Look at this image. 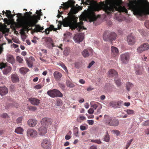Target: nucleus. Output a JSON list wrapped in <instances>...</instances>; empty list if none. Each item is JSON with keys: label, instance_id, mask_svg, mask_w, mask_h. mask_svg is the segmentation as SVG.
I'll use <instances>...</instances> for the list:
<instances>
[{"label": "nucleus", "instance_id": "f257e3e1", "mask_svg": "<svg viewBox=\"0 0 149 149\" xmlns=\"http://www.w3.org/2000/svg\"><path fill=\"white\" fill-rule=\"evenodd\" d=\"M122 0H106L100 4H96L92 6L88 10L87 16L91 22L96 20L97 17L94 12L102 9L108 14H111L115 10L120 12H123L127 13V10L125 7L121 6Z\"/></svg>", "mask_w": 149, "mask_h": 149}, {"label": "nucleus", "instance_id": "f03ea898", "mask_svg": "<svg viewBox=\"0 0 149 149\" xmlns=\"http://www.w3.org/2000/svg\"><path fill=\"white\" fill-rule=\"evenodd\" d=\"M75 1L73 0H69L67 2L63 3L60 7V9L63 8L64 10L67 9L70 7L71 9L68 13V16L63 19L62 22L60 21L59 23L60 25H63L64 27L69 26L72 30L77 29L78 31H80L83 29H86L83 26V23L80 22L77 23V20L78 18L75 15L82 8L78 6L76 8L75 6Z\"/></svg>", "mask_w": 149, "mask_h": 149}, {"label": "nucleus", "instance_id": "7ed1b4c3", "mask_svg": "<svg viewBox=\"0 0 149 149\" xmlns=\"http://www.w3.org/2000/svg\"><path fill=\"white\" fill-rule=\"evenodd\" d=\"M16 15L21 17L17 19V23H14L13 24L16 28H22L21 31L23 33L26 31L30 30L29 28L34 26L38 22L37 19L38 16H30L28 12L25 13L24 17L22 16V13H18Z\"/></svg>", "mask_w": 149, "mask_h": 149}, {"label": "nucleus", "instance_id": "20e7f679", "mask_svg": "<svg viewBox=\"0 0 149 149\" xmlns=\"http://www.w3.org/2000/svg\"><path fill=\"white\" fill-rule=\"evenodd\" d=\"M105 123L107 125L111 126H116L119 124L118 120L115 118H112L105 115L104 116Z\"/></svg>", "mask_w": 149, "mask_h": 149}, {"label": "nucleus", "instance_id": "39448f33", "mask_svg": "<svg viewBox=\"0 0 149 149\" xmlns=\"http://www.w3.org/2000/svg\"><path fill=\"white\" fill-rule=\"evenodd\" d=\"M117 36V34L114 32L106 31L104 33L103 39L106 41L112 42L116 39Z\"/></svg>", "mask_w": 149, "mask_h": 149}, {"label": "nucleus", "instance_id": "423d86ee", "mask_svg": "<svg viewBox=\"0 0 149 149\" xmlns=\"http://www.w3.org/2000/svg\"><path fill=\"white\" fill-rule=\"evenodd\" d=\"M47 93L49 96L53 98L62 97L63 96L62 94L60 91L56 89L48 91L47 92Z\"/></svg>", "mask_w": 149, "mask_h": 149}, {"label": "nucleus", "instance_id": "0eeeda50", "mask_svg": "<svg viewBox=\"0 0 149 149\" xmlns=\"http://www.w3.org/2000/svg\"><path fill=\"white\" fill-rule=\"evenodd\" d=\"M130 54L128 52L122 54L120 55V60L123 63H127L130 60Z\"/></svg>", "mask_w": 149, "mask_h": 149}, {"label": "nucleus", "instance_id": "6e6552de", "mask_svg": "<svg viewBox=\"0 0 149 149\" xmlns=\"http://www.w3.org/2000/svg\"><path fill=\"white\" fill-rule=\"evenodd\" d=\"M3 68H4L3 70V73L6 75L10 72L12 69L10 67L6 66L3 63H0V69H2Z\"/></svg>", "mask_w": 149, "mask_h": 149}, {"label": "nucleus", "instance_id": "1a4fd4ad", "mask_svg": "<svg viewBox=\"0 0 149 149\" xmlns=\"http://www.w3.org/2000/svg\"><path fill=\"white\" fill-rule=\"evenodd\" d=\"M51 143L49 140L47 139H44L41 143V146L45 149H51Z\"/></svg>", "mask_w": 149, "mask_h": 149}, {"label": "nucleus", "instance_id": "9d476101", "mask_svg": "<svg viewBox=\"0 0 149 149\" xmlns=\"http://www.w3.org/2000/svg\"><path fill=\"white\" fill-rule=\"evenodd\" d=\"M93 54V51L91 48H88L86 49H84L82 52L83 56L86 58L90 56H92Z\"/></svg>", "mask_w": 149, "mask_h": 149}, {"label": "nucleus", "instance_id": "9b49d317", "mask_svg": "<svg viewBox=\"0 0 149 149\" xmlns=\"http://www.w3.org/2000/svg\"><path fill=\"white\" fill-rule=\"evenodd\" d=\"M41 123L42 126L47 127L51 125L52 120L48 118H44L42 119Z\"/></svg>", "mask_w": 149, "mask_h": 149}, {"label": "nucleus", "instance_id": "f8f14e48", "mask_svg": "<svg viewBox=\"0 0 149 149\" xmlns=\"http://www.w3.org/2000/svg\"><path fill=\"white\" fill-rule=\"evenodd\" d=\"M45 41L46 46L49 49H52L53 47L55 46L54 45L53 42L52 38L50 37L46 38Z\"/></svg>", "mask_w": 149, "mask_h": 149}, {"label": "nucleus", "instance_id": "ddd939ff", "mask_svg": "<svg viewBox=\"0 0 149 149\" xmlns=\"http://www.w3.org/2000/svg\"><path fill=\"white\" fill-rule=\"evenodd\" d=\"M127 41L129 45H133L135 42V38L132 35H129L127 37Z\"/></svg>", "mask_w": 149, "mask_h": 149}, {"label": "nucleus", "instance_id": "4468645a", "mask_svg": "<svg viewBox=\"0 0 149 149\" xmlns=\"http://www.w3.org/2000/svg\"><path fill=\"white\" fill-rule=\"evenodd\" d=\"M74 38L75 41L78 42H81L84 39V34L82 33H80L78 34H76L75 35Z\"/></svg>", "mask_w": 149, "mask_h": 149}, {"label": "nucleus", "instance_id": "2eb2a0df", "mask_svg": "<svg viewBox=\"0 0 149 149\" xmlns=\"http://www.w3.org/2000/svg\"><path fill=\"white\" fill-rule=\"evenodd\" d=\"M108 72V76L109 77H113L116 78L118 77L117 72L114 69H110Z\"/></svg>", "mask_w": 149, "mask_h": 149}, {"label": "nucleus", "instance_id": "dca6fc26", "mask_svg": "<svg viewBox=\"0 0 149 149\" xmlns=\"http://www.w3.org/2000/svg\"><path fill=\"white\" fill-rule=\"evenodd\" d=\"M37 134V132L35 130L29 129L27 130V135L31 137H35Z\"/></svg>", "mask_w": 149, "mask_h": 149}, {"label": "nucleus", "instance_id": "f3484780", "mask_svg": "<svg viewBox=\"0 0 149 149\" xmlns=\"http://www.w3.org/2000/svg\"><path fill=\"white\" fill-rule=\"evenodd\" d=\"M31 103L34 105H38L40 103L39 100L33 97H30L29 99Z\"/></svg>", "mask_w": 149, "mask_h": 149}, {"label": "nucleus", "instance_id": "a211bd4d", "mask_svg": "<svg viewBox=\"0 0 149 149\" xmlns=\"http://www.w3.org/2000/svg\"><path fill=\"white\" fill-rule=\"evenodd\" d=\"M35 28L33 30L34 32H40L42 33V31L44 29V27H41L40 25L36 24Z\"/></svg>", "mask_w": 149, "mask_h": 149}, {"label": "nucleus", "instance_id": "6ab92c4d", "mask_svg": "<svg viewBox=\"0 0 149 149\" xmlns=\"http://www.w3.org/2000/svg\"><path fill=\"white\" fill-rule=\"evenodd\" d=\"M39 133L41 135H44L47 132L46 127L42 126L38 129Z\"/></svg>", "mask_w": 149, "mask_h": 149}, {"label": "nucleus", "instance_id": "aec40b11", "mask_svg": "<svg viewBox=\"0 0 149 149\" xmlns=\"http://www.w3.org/2000/svg\"><path fill=\"white\" fill-rule=\"evenodd\" d=\"M118 54V49L113 46L111 47V54L113 56H117Z\"/></svg>", "mask_w": 149, "mask_h": 149}, {"label": "nucleus", "instance_id": "412c9836", "mask_svg": "<svg viewBox=\"0 0 149 149\" xmlns=\"http://www.w3.org/2000/svg\"><path fill=\"white\" fill-rule=\"evenodd\" d=\"M37 123V121L35 119H30L28 121V124L29 126L33 127L35 126Z\"/></svg>", "mask_w": 149, "mask_h": 149}, {"label": "nucleus", "instance_id": "4be33fe9", "mask_svg": "<svg viewBox=\"0 0 149 149\" xmlns=\"http://www.w3.org/2000/svg\"><path fill=\"white\" fill-rule=\"evenodd\" d=\"M8 92L7 88L5 87H0V94L3 96L6 94Z\"/></svg>", "mask_w": 149, "mask_h": 149}, {"label": "nucleus", "instance_id": "5701e85b", "mask_svg": "<svg viewBox=\"0 0 149 149\" xmlns=\"http://www.w3.org/2000/svg\"><path fill=\"white\" fill-rule=\"evenodd\" d=\"M53 75L55 79L56 80H60L62 76V75L60 72L56 71L54 73Z\"/></svg>", "mask_w": 149, "mask_h": 149}, {"label": "nucleus", "instance_id": "b1692460", "mask_svg": "<svg viewBox=\"0 0 149 149\" xmlns=\"http://www.w3.org/2000/svg\"><path fill=\"white\" fill-rule=\"evenodd\" d=\"M7 60L8 62L12 64L14 63L15 62V60L13 56L10 54L7 55Z\"/></svg>", "mask_w": 149, "mask_h": 149}, {"label": "nucleus", "instance_id": "393cba45", "mask_svg": "<svg viewBox=\"0 0 149 149\" xmlns=\"http://www.w3.org/2000/svg\"><path fill=\"white\" fill-rule=\"evenodd\" d=\"M19 80V77L16 74H13L11 75V81L13 83L18 82Z\"/></svg>", "mask_w": 149, "mask_h": 149}, {"label": "nucleus", "instance_id": "a878e982", "mask_svg": "<svg viewBox=\"0 0 149 149\" xmlns=\"http://www.w3.org/2000/svg\"><path fill=\"white\" fill-rule=\"evenodd\" d=\"M66 83L67 86L70 88H74L75 86L74 84L69 80H66Z\"/></svg>", "mask_w": 149, "mask_h": 149}, {"label": "nucleus", "instance_id": "bb28decb", "mask_svg": "<svg viewBox=\"0 0 149 149\" xmlns=\"http://www.w3.org/2000/svg\"><path fill=\"white\" fill-rule=\"evenodd\" d=\"M24 130L21 127H19L16 128L15 130V132L18 134H23Z\"/></svg>", "mask_w": 149, "mask_h": 149}, {"label": "nucleus", "instance_id": "cd10ccee", "mask_svg": "<svg viewBox=\"0 0 149 149\" xmlns=\"http://www.w3.org/2000/svg\"><path fill=\"white\" fill-rule=\"evenodd\" d=\"M29 71V69L27 68L24 67L21 68L19 69V71L21 73L23 74H26Z\"/></svg>", "mask_w": 149, "mask_h": 149}, {"label": "nucleus", "instance_id": "c85d7f7f", "mask_svg": "<svg viewBox=\"0 0 149 149\" xmlns=\"http://www.w3.org/2000/svg\"><path fill=\"white\" fill-rule=\"evenodd\" d=\"M106 134L104 136L103 138V140L104 141L106 142H108L109 141L110 137L108 132L107 131L106 132Z\"/></svg>", "mask_w": 149, "mask_h": 149}, {"label": "nucleus", "instance_id": "c756f323", "mask_svg": "<svg viewBox=\"0 0 149 149\" xmlns=\"http://www.w3.org/2000/svg\"><path fill=\"white\" fill-rule=\"evenodd\" d=\"M127 89L130 91V88L133 86V84L129 82H128L126 84Z\"/></svg>", "mask_w": 149, "mask_h": 149}, {"label": "nucleus", "instance_id": "7c9ffc66", "mask_svg": "<svg viewBox=\"0 0 149 149\" xmlns=\"http://www.w3.org/2000/svg\"><path fill=\"white\" fill-rule=\"evenodd\" d=\"M109 105L114 108H117V101H111L109 103Z\"/></svg>", "mask_w": 149, "mask_h": 149}, {"label": "nucleus", "instance_id": "2f4dec72", "mask_svg": "<svg viewBox=\"0 0 149 149\" xmlns=\"http://www.w3.org/2000/svg\"><path fill=\"white\" fill-rule=\"evenodd\" d=\"M123 102L121 100L117 101V108H120L123 105Z\"/></svg>", "mask_w": 149, "mask_h": 149}, {"label": "nucleus", "instance_id": "473e14b6", "mask_svg": "<svg viewBox=\"0 0 149 149\" xmlns=\"http://www.w3.org/2000/svg\"><path fill=\"white\" fill-rule=\"evenodd\" d=\"M58 65L61 66L64 69L65 72H68V70L67 68L65 66L64 63L61 62L59 63Z\"/></svg>", "mask_w": 149, "mask_h": 149}, {"label": "nucleus", "instance_id": "72a5a7b5", "mask_svg": "<svg viewBox=\"0 0 149 149\" xmlns=\"http://www.w3.org/2000/svg\"><path fill=\"white\" fill-rule=\"evenodd\" d=\"M141 45L142 46V47L143 49H144V51L147 50L149 49L148 44L147 43H144Z\"/></svg>", "mask_w": 149, "mask_h": 149}, {"label": "nucleus", "instance_id": "f704fd0d", "mask_svg": "<svg viewBox=\"0 0 149 149\" xmlns=\"http://www.w3.org/2000/svg\"><path fill=\"white\" fill-rule=\"evenodd\" d=\"M36 13L37 15H35L36 16H38V17L37 18V20L38 21V20H40V16H41L42 15V13H41V10L40 9L39 11H38V10H37L36 12Z\"/></svg>", "mask_w": 149, "mask_h": 149}, {"label": "nucleus", "instance_id": "c9c22d12", "mask_svg": "<svg viewBox=\"0 0 149 149\" xmlns=\"http://www.w3.org/2000/svg\"><path fill=\"white\" fill-rule=\"evenodd\" d=\"M126 111L127 113L129 115H132L135 113L134 111L132 109H127Z\"/></svg>", "mask_w": 149, "mask_h": 149}, {"label": "nucleus", "instance_id": "e433bc0d", "mask_svg": "<svg viewBox=\"0 0 149 149\" xmlns=\"http://www.w3.org/2000/svg\"><path fill=\"white\" fill-rule=\"evenodd\" d=\"M78 134V129L77 127H75L74 129V134L75 136L77 137Z\"/></svg>", "mask_w": 149, "mask_h": 149}, {"label": "nucleus", "instance_id": "4c0bfd02", "mask_svg": "<svg viewBox=\"0 0 149 149\" xmlns=\"http://www.w3.org/2000/svg\"><path fill=\"white\" fill-rule=\"evenodd\" d=\"M142 46L140 45L139 47H138L137 49V51L138 53H141L144 51V49H143V47H142Z\"/></svg>", "mask_w": 149, "mask_h": 149}, {"label": "nucleus", "instance_id": "58836bf2", "mask_svg": "<svg viewBox=\"0 0 149 149\" xmlns=\"http://www.w3.org/2000/svg\"><path fill=\"white\" fill-rule=\"evenodd\" d=\"M91 141L92 142L97 143L98 144H100L102 143L100 139H92Z\"/></svg>", "mask_w": 149, "mask_h": 149}, {"label": "nucleus", "instance_id": "ea45409f", "mask_svg": "<svg viewBox=\"0 0 149 149\" xmlns=\"http://www.w3.org/2000/svg\"><path fill=\"white\" fill-rule=\"evenodd\" d=\"M48 28L50 31H52L53 30L54 31H56L57 30L56 28H54V26L52 25H50L49 27Z\"/></svg>", "mask_w": 149, "mask_h": 149}, {"label": "nucleus", "instance_id": "a19ab883", "mask_svg": "<svg viewBox=\"0 0 149 149\" xmlns=\"http://www.w3.org/2000/svg\"><path fill=\"white\" fill-rule=\"evenodd\" d=\"M115 83L117 86H119L121 85L120 81L119 79H116L114 80Z\"/></svg>", "mask_w": 149, "mask_h": 149}, {"label": "nucleus", "instance_id": "79ce46f5", "mask_svg": "<svg viewBox=\"0 0 149 149\" xmlns=\"http://www.w3.org/2000/svg\"><path fill=\"white\" fill-rule=\"evenodd\" d=\"M2 12L3 13V15H4V14H5V13L6 14V15L7 16V17H9V15H10L11 14V11H10V10H7L6 12H4V11L3 10Z\"/></svg>", "mask_w": 149, "mask_h": 149}, {"label": "nucleus", "instance_id": "37998d69", "mask_svg": "<svg viewBox=\"0 0 149 149\" xmlns=\"http://www.w3.org/2000/svg\"><path fill=\"white\" fill-rule=\"evenodd\" d=\"M3 21L4 22L8 25H9L11 24V21L8 19L6 18L3 19Z\"/></svg>", "mask_w": 149, "mask_h": 149}, {"label": "nucleus", "instance_id": "c03bdc74", "mask_svg": "<svg viewBox=\"0 0 149 149\" xmlns=\"http://www.w3.org/2000/svg\"><path fill=\"white\" fill-rule=\"evenodd\" d=\"M26 63L29 67L30 68L32 66V61L30 60H26Z\"/></svg>", "mask_w": 149, "mask_h": 149}, {"label": "nucleus", "instance_id": "a18cd8bd", "mask_svg": "<svg viewBox=\"0 0 149 149\" xmlns=\"http://www.w3.org/2000/svg\"><path fill=\"white\" fill-rule=\"evenodd\" d=\"M70 52V50L68 48H66L63 51V54L65 56H67L69 54Z\"/></svg>", "mask_w": 149, "mask_h": 149}, {"label": "nucleus", "instance_id": "49530a36", "mask_svg": "<svg viewBox=\"0 0 149 149\" xmlns=\"http://www.w3.org/2000/svg\"><path fill=\"white\" fill-rule=\"evenodd\" d=\"M133 141V139H131L127 141V144L126 145L125 149H127L131 144L132 142Z\"/></svg>", "mask_w": 149, "mask_h": 149}, {"label": "nucleus", "instance_id": "de8ad7c7", "mask_svg": "<svg viewBox=\"0 0 149 149\" xmlns=\"http://www.w3.org/2000/svg\"><path fill=\"white\" fill-rule=\"evenodd\" d=\"M29 109L30 111H35L37 110V108L35 107L31 106L29 107Z\"/></svg>", "mask_w": 149, "mask_h": 149}, {"label": "nucleus", "instance_id": "09e8293b", "mask_svg": "<svg viewBox=\"0 0 149 149\" xmlns=\"http://www.w3.org/2000/svg\"><path fill=\"white\" fill-rule=\"evenodd\" d=\"M23 118L22 117H18L16 120V123L17 124L20 123H21Z\"/></svg>", "mask_w": 149, "mask_h": 149}, {"label": "nucleus", "instance_id": "8fccbe9b", "mask_svg": "<svg viewBox=\"0 0 149 149\" xmlns=\"http://www.w3.org/2000/svg\"><path fill=\"white\" fill-rule=\"evenodd\" d=\"M16 60L18 62L20 63H22V62L23 61V59L19 56H17L16 58Z\"/></svg>", "mask_w": 149, "mask_h": 149}, {"label": "nucleus", "instance_id": "3c124183", "mask_svg": "<svg viewBox=\"0 0 149 149\" xmlns=\"http://www.w3.org/2000/svg\"><path fill=\"white\" fill-rule=\"evenodd\" d=\"M144 24L146 27L149 29V20H146L145 21Z\"/></svg>", "mask_w": 149, "mask_h": 149}, {"label": "nucleus", "instance_id": "603ef678", "mask_svg": "<svg viewBox=\"0 0 149 149\" xmlns=\"http://www.w3.org/2000/svg\"><path fill=\"white\" fill-rule=\"evenodd\" d=\"M87 123L90 125H92L94 123V121L93 120H87Z\"/></svg>", "mask_w": 149, "mask_h": 149}, {"label": "nucleus", "instance_id": "864d4df0", "mask_svg": "<svg viewBox=\"0 0 149 149\" xmlns=\"http://www.w3.org/2000/svg\"><path fill=\"white\" fill-rule=\"evenodd\" d=\"M1 116L3 118H8L9 117L6 113H3L1 115Z\"/></svg>", "mask_w": 149, "mask_h": 149}, {"label": "nucleus", "instance_id": "5fc2aeb1", "mask_svg": "<svg viewBox=\"0 0 149 149\" xmlns=\"http://www.w3.org/2000/svg\"><path fill=\"white\" fill-rule=\"evenodd\" d=\"M58 86L61 88L63 90H64L65 88V85L61 83L58 84Z\"/></svg>", "mask_w": 149, "mask_h": 149}, {"label": "nucleus", "instance_id": "6e6d98bb", "mask_svg": "<svg viewBox=\"0 0 149 149\" xmlns=\"http://www.w3.org/2000/svg\"><path fill=\"white\" fill-rule=\"evenodd\" d=\"M142 69H141L140 70H138L136 71V74H142Z\"/></svg>", "mask_w": 149, "mask_h": 149}, {"label": "nucleus", "instance_id": "4d7b16f0", "mask_svg": "<svg viewBox=\"0 0 149 149\" xmlns=\"http://www.w3.org/2000/svg\"><path fill=\"white\" fill-rule=\"evenodd\" d=\"M49 32L50 31L49 29L48 28H47V29H45V31H43L42 33L45 32L46 34L48 35L49 33Z\"/></svg>", "mask_w": 149, "mask_h": 149}, {"label": "nucleus", "instance_id": "13d9d810", "mask_svg": "<svg viewBox=\"0 0 149 149\" xmlns=\"http://www.w3.org/2000/svg\"><path fill=\"white\" fill-rule=\"evenodd\" d=\"M112 132L114 133H115V134H116L117 136L118 135L120 134V132L118 130H112Z\"/></svg>", "mask_w": 149, "mask_h": 149}, {"label": "nucleus", "instance_id": "bf43d9fd", "mask_svg": "<svg viewBox=\"0 0 149 149\" xmlns=\"http://www.w3.org/2000/svg\"><path fill=\"white\" fill-rule=\"evenodd\" d=\"M15 15H12V14H11L9 16V17H7L9 18V19L10 20V21L13 20V18L14 16Z\"/></svg>", "mask_w": 149, "mask_h": 149}, {"label": "nucleus", "instance_id": "052dcab7", "mask_svg": "<svg viewBox=\"0 0 149 149\" xmlns=\"http://www.w3.org/2000/svg\"><path fill=\"white\" fill-rule=\"evenodd\" d=\"M56 103L57 105L60 106L61 104V101L60 100H56Z\"/></svg>", "mask_w": 149, "mask_h": 149}, {"label": "nucleus", "instance_id": "680f3d73", "mask_svg": "<svg viewBox=\"0 0 149 149\" xmlns=\"http://www.w3.org/2000/svg\"><path fill=\"white\" fill-rule=\"evenodd\" d=\"M98 103H95L94 104L92 105L91 107H93V108L94 109H96L98 107Z\"/></svg>", "mask_w": 149, "mask_h": 149}, {"label": "nucleus", "instance_id": "e2e57ef3", "mask_svg": "<svg viewBox=\"0 0 149 149\" xmlns=\"http://www.w3.org/2000/svg\"><path fill=\"white\" fill-rule=\"evenodd\" d=\"M80 129L81 130L83 131L86 130L87 128L84 126L81 125L80 126Z\"/></svg>", "mask_w": 149, "mask_h": 149}, {"label": "nucleus", "instance_id": "0e129e2a", "mask_svg": "<svg viewBox=\"0 0 149 149\" xmlns=\"http://www.w3.org/2000/svg\"><path fill=\"white\" fill-rule=\"evenodd\" d=\"M95 63V62L94 61H92L89 64V65L88 66V68H90L93 65V64Z\"/></svg>", "mask_w": 149, "mask_h": 149}, {"label": "nucleus", "instance_id": "69168bd1", "mask_svg": "<svg viewBox=\"0 0 149 149\" xmlns=\"http://www.w3.org/2000/svg\"><path fill=\"white\" fill-rule=\"evenodd\" d=\"M79 118L80 120H85L86 119V118L85 116H82L81 115H79Z\"/></svg>", "mask_w": 149, "mask_h": 149}, {"label": "nucleus", "instance_id": "338daca9", "mask_svg": "<svg viewBox=\"0 0 149 149\" xmlns=\"http://www.w3.org/2000/svg\"><path fill=\"white\" fill-rule=\"evenodd\" d=\"M94 110L93 109L90 108L88 111V113L89 114H92L93 113Z\"/></svg>", "mask_w": 149, "mask_h": 149}, {"label": "nucleus", "instance_id": "774afa93", "mask_svg": "<svg viewBox=\"0 0 149 149\" xmlns=\"http://www.w3.org/2000/svg\"><path fill=\"white\" fill-rule=\"evenodd\" d=\"M142 124L143 125H149V120L143 122Z\"/></svg>", "mask_w": 149, "mask_h": 149}]
</instances>
